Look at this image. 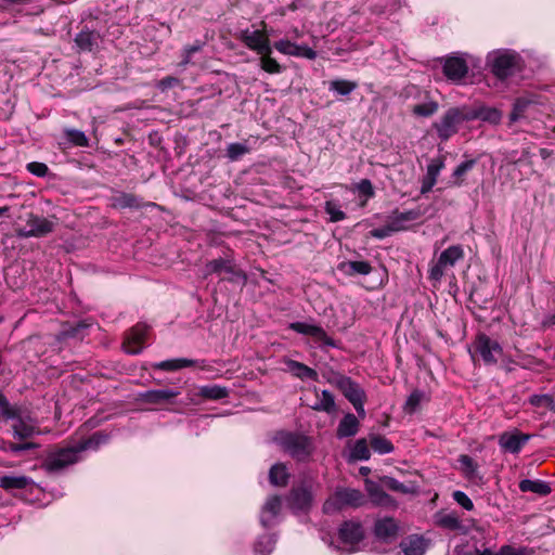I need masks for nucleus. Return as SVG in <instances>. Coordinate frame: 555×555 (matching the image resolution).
I'll return each mask as SVG.
<instances>
[{
	"label": "nucleus",
	"instance_id": "31",
	"mask_svg": "<svg viewBox=\"0 0 555 555\" xmlns=\"http://www.w3.org/2000/svg\"><path fill=\"white\" fill-rule=\"evenodd\" d=\"M337 269L343 272L346 275L353 276V275H369L373 268L371 263L366 260H360V261H343L337 266Z\"/></svg>",
	"mask_w": 555,
	"mask_h": 555
},
{
	"label": "nucleus",
	"instance_id": "17",
	"mask_svg": "<svg viewBox=\"0 0 555 555\" xmlns=\"http://www.w3.org/2000/svg\"><path fill=\"white\" fill-rule=\"evenodd\" d=\"M365 490L367 492L371 503L375 506L396 508L398 503L396 499L384 491L383 485L375 482L371 479H365Z\"/></svg>",
	"mask_w": 555,
	"mask_h": 555
},
{
	"label": "nucleus",
	"instance_id": "48",
	"mask_svg": "<svg viewBox=\"0 0 555 555\" xmlns=\"http://www.w3.org/2000/svg\"><path fill=\"white\" fill-rule=\"evenodd\" d=\"M477 164V159H467L459 164L453 170L452 178L454 179L453 185L461 186L463 184L464 176L470 171L475 165Z\"/></svg>",
	"mask_w": 555,
	"mask_h": 555
},
{
	"label": "nucleus",
	"instance_id": "55",
	"mask_svg": "<svg viewBox=\"0 0 555 555\" xmlns=\"http://www.w3.org/2000/svg\"><path fill=\"white\" fill-rule=\"evenodd\" d=\"M36 448H38V444L35 442L14 443L9 441L7 442V446L3 450L13 454H20L24 451L33 450Z\"/></svg>",
	"mask_w": 555,
	"mask_h": 555
},
{
	"label": "nucleus",
	"instance_id": "8",
	"mask_svg": "<svg viewBox=\"0 0 555 555\" xmlns=\"http://www.w3.org/2000/svg\"><path fill=\"white\" fill-rule=\"evenodd\" d=\"M463 257L464 250L461 245H452L448 247L440 254L436 264L430 268L429 279L431 281L439 282L444 274V269L455 266V263L463 259Z\"/></svg>",
	"mask_w": 555,
	"mask_h": 555
},
{
	"label": "nucleus",
	"instance_id": "59",
	"mask_svg": "<svg viewBox=\"0 0 555 555\" xmlns=\"http://www.w3.org/2000/svg\"><path fill=\"white\" fill-rule=\"evenodd\" d=\"M343 508L344 507H343L340 501L338 500V498L336 496V493H334L333 498L327 499L324 502L323 507H322L324 514H333V513L341 511Z\"/></svg>",
	"mask_w": 555,
	"mask_h": 555
},
{
	"label": "nucleus",
	"instance_id": "46",
	"mask_svg": "<svg viewBox=\"0 0 555 555\" xmlns=\"http://www.w3.org/2000/svg\"><path fill=\"white\" fill-rule=\"evenodd\" d=\"M16 422L13 424V435L15 438L24 440L30 438L36 433V428L33 425L27 424L24 421L23 414L20 420H15Z\"/></svg>",
	"mask_w": 555,
	"mask_h": 555
},
{
	"label": "nucleus",
	"instance_id": "10",
	"mask_svg": "<svg viewBox=\"0 0 555 555\" xmlns=\"http://www.w3.org/2000/svg\"><path fill=\"white\" fill-rule=\"evenodd\" d=\"M474 348L487 365L496 364V354L503 353L502 346L496 340L491 339L485 333L477 334L474 341Z\"/></svg>",
	"mask_w": 555,
	"mask_h": 555
},
{
	"label": "nucleus",
	"instance_id": "47",
	"mask_svg": "<svg viewBox=\"0 0 555 555\" xmlns=\"http://www.w3.org/2000/svg\"><path fill=\"white\" fill-rule=\"evenodd\" d=\"M107 440H108L107 434H105L103 431H95L88 439L82 440L81 442H79L77 444L78 450H80L82 452L88 449H96L99 446L107 442Z\"/></svg>",
	"mask_w": 555,
	"mask_h": 555
},
{
	"label": "nucleus",
	"instance_id": "3",
	"mask_svg": "<svg viewBox=\"0 0 555 555\" xmlns=\"http://www.w3.org/2000/svg\"><path fill=\"white\" fill-rule=\"evenodd\" d=\"M468 121L466 105L450 107L438 121L433 124L438 138L446 142L459 132L460 126Z\"/></svg>",
	"mask_w": 555,
	"mask_h": 555
},
{
	"label": "nucleus",
	"instance_id": "30",
	"mask_svg": "<svg viewBox=\"0 0 555 555\" xmlns=\"http://www.w3.org/2000/svg\"><path fill=\"white\" fill-rule=\"evenodd\" d=\"M100 35L93 29H89L83 26L81 30L76 35L74 41L81 51H92L98 46Z\"/></svg>",
	"mask_w": 555,
	"mask_h": 555
},
{
	"label": "nucleus",
	"instance_id": "51",
	"mask_svg": "<svg viewBox=\"0 0 555 555\" xmlns=\"http://www.w3.org/2000/svg\"><path fill=\"white\" fill-rule=\"evenodd\" d=\"M250 149L245 143L234 142L230 143L225 150V156L235 162L242 158L243 155L249 153Z\"/></svg>",
	"mask_w": 555,
	"mask_h": 555
},
{
	"label": "nucleus",
	"instance_id": "2",
	"mask_svg": "<svg viewBox=\"0 0 555 555\" xmlns=\"http://www.w3.org/2000/svg\"><path fill=\"white\" fill-rule=\"evenodd\" d=\"M314 480L310 476H305L298 485L289 490L285 498L286 505L294 515L308 514L313 505Z\"/></svg>",
	"mask_w": 555,
	"mask_h": 555
},
{
	"label": "nucleus",
	"instance_id": "45",
	"mask_svg": "<svg viewBox=\"0 0 555 555\" xmlns=\"http://www.w3.org/2000/svg\"><path fill=\"white\" fill-rule=\"evenodd\" d=\"M311 408L314 411H323L328 414L333 413L336 410L335 398L333 393L327 389L322 390L321 399L317 401Z\"/></svg>",
	"mask_w": 555,
	"mask_h": 555
},
{
	"label": "nucleus",
	"instance_id": "11",
	"mask_svg": "<svg viewBox=\"0 0 555 555\" xmlns=\"http://www.w3.org/2000/svg\"><path fill=\"white\" fill-rule=\"evenodd\" d=\"M180 393L178 388L149 389L139 392L135 400L151 405L173 404Z\"/></svg>",
	"mask_w": 555,
	"mask_h": 555
},
{
	"label": "nucleus",
	"instance_id": "7",
	"mask_svg": "<svg viewBox=\"0 0 555 555\" xmlns=\"http://www.w3.org/2000/svg\"><path fill=\"white\" fill-rule=\"evenodd\" d=\"M328 382L335 386L350 403L359 399H366L364 389L349 376L339 372H333Z\"/></svg>",
	"mask_w": 555,
	"mask_h": 555
},
{
	"label": "nucleus",
	"instance_id": "62",
	"mask_svg": "<svg viewBox=\"0 0 555 555\" xmlns=\"http://www.w3.org/2000/svg\"><path fill=\"white\" fill-rule=\"evenodd\" d=\"M180 80L172 76H166L163 79H160L157 83V88L162 91H165L167 89L173 88L177 85H179Z\"/></svg>",
	"mask_w": 555,
	"mask_h": 555
},
{
	"label": "nucleus",
	"instance_id": "37",
	"mask_svg": "<svg viewBox=\"0 0 555 555\" xmlns=\"http://www.w3.org/2000/svg\"><path fill=\"white\" fill-rule=\"evenodd\" d=\"M22 414V408L12 405L8 398L0 391V418L15 421L20 420Z\"/></svg>",
	"mask_w": 555,
	"mask_h": 555
},
{
	"label": "nucleus",
	"instance_id": "36",
	"mask_svg": "<svg viewBox=\"0 0 555 555\" xmlns=\"http://www.w3.org/2000/svg\"><path fill=\"white\" fill-rule=\"evenodd\" d=\"M457 462L460 464V470L464 475V477L468 480H475L476 478L481 479L478 472V464L474 461L472 456L468 454H461L457 457Z\"/></svg>",
	"mask_w": 555,
	"mask_h": 555
},
{
	"label": "nucleus",
	"instance_id": "32",
	"mask_svg": "<svg viewBox=\"0 0 555 555\" xmlns=\"http://www.w3.org/2000/svg\"><path fill=\"white\" fill-rule=\"evenodd\" d=\"M33 483V479L26 476L4 475L0 477V487L9 492H12L14 490L26 489Z\"/></svg>",
	"mask_w": 555,
	"mask_h": 555
},
{
	"label": "nucleus",
	"instance_id": "60",
	"mask_svg": "<svg viewBox=\"0 0 555 555\" xmlns=\"http://www.w3.org/2000/svg\"><path fill=\"white\" fill-rule=\"evenodd\" d=\"M357 190L359 191V193L361 195L365 196L366 199L375 196L374 186H373L371 180H369V179H362L357 184Z\"/></svg>",
	"mask_w": 555,
	"mask_h": 555
},
{
	"label": "nucleus",
	"instance_id": "54",
	"mask_svg": "<svg viewBox=\"0 0 555 555\" xmlns=\"http://www.w3.org/2000/svg\"><path fill=\"white\" fill-rule=\"evenodd\" d=\"M261 55V68L270 74H279L282 72V66L271 57V54H260Z\"/></svg>",
	"mask_w": 555,
	"mask_h": 555
},
{
	"label": "nucleus",
	"instance_id": "14",
	"mask_svg": "<svg viewBox=\"0 0 555 555\" xmlns=\"http://www.w3.org/2000/svg\"><path fill=\"white\" fill-rule=\"evenodd\" d=\"M338 539L348 545L359 544L365 538V531L360 521L344 520L338 527Z\"/></svg>",
	"mask_w": 555,
	"mask_h": 555
},
{
	"label": "nucleus",
	"instance_id": "49",
	"mask_svg": "<svg viewBox=\"0 0 555 555\" xmlns=\"http://www.w3.org/2000/svg\"><path fill=\"white\" fill-rule=\"evenodd\" d=\"M380 483L390 491L399 492L403 494L413 493V487L405 486L393 477L383 476L379 478Z\"/></svg>",
	"mask_w": 555,
	"mask_h": 555
},
{
	"label": "nucleus",
	"instance_id": "63",
	"mask_svg": "<svg viewBox=\"0 0 555 555\" xmlns=\"http://www.w3.org/2000/svg\"><path fill=\"white\" fill-rule=\"evenodd\" d=\"M392 234L388 223L382 228H376L370 231V235L374 238L383 240Z\"/></svg>",
	"mask_w": 555,
	"mask_h": 555
},
{
	"label": "nucleus",
	"instance_id": "28",
	"mask_svg": "<svg viewBox=\"0 0 555 555\" xmlns=\"http://www.w3.org/2000/svg\"><path fill=\"white\" fill-rule=\"evenodd\" d=\"M112 207L117 209H139L143 207V201L132 193L118 192L112 197Z\"/></svg>",
	"mask_w": 555,
	"mask_h": 555
},
{
	"label": "nucleus",
	"instance_id": "50",
	"mask_svg": "<svg viewBox=\"0 0 555 555\" xmlns=\"http://www.w3.org/2000/svg\"><path fill=\"white\" fill-rule=\"evenodd\" d=\"M371 447L379 454H389L395 449L391 441L380 435L371 436Z\"/></svg>",
	"mask_w": 555,
	"mask_h": 555
},
{
	"label": "nucleus",
	"instance_id": "56",
	"mask_svg": "<svg viewBox=\"0 0 555 555\" xmlns=\"http://www.w3.org/2000/svg\"><path fill=\"white\" fill-rule=\"evenodd\" d=\"M274 48L283 53V54H287V55H293L297 53V43H294L287 39H282V40H279L274 43Z\"/></svg>",
	"mask_w": 555,
	"mask_h": 555
},
{
	"label": "nucleus",
	"instance_id": "6",
	"mask_svg": "<svg viewBox=\"0 0 555 555\" xmlns=\"http://www.w3.org/2000/svg\"><path fill=\"white\" fill-rule=\"evenodd\" d=\"M520 56L516 52L503 51L488 57L491 73L500 80H505L519 69Z\"/></svg>",
	"mask_w": 555,
	"mask_h": 555
},
{
	"label": "nucleus",
	"instance_id": "44",
	"mask_svg": "<svg viewBox=\"0 0 555 555\" xmlns=\"http://www.w3.org/2000/svg\"><path fill=\"white\" fill-rule=\"evenodd\" d=\"M276 543L274 534L260 535L255 542L254 550L259 555H269L273 551Z\"/></svg>",
	"mask_w": 555,
	"mask_h": 555
},
{
	"label": "nucleus",
	"instance_id": "23",
	"mask_svg": "<svg viewBox=\"0 0 555 555\" xmlns=\"http://www.w3.org/2000/svg\"><path fill=\"white\" fill-rule=\"evenodd\" d=\"M443 167L444 160L441 157L435 158L430 162V164H428L426 176L422 181L421 194H427L433 190L434 185L437 182V178Z\"/></svg>",
	"mask_w": 555,
	"mask_h": 555
},
{
	"label": "nucleus",
	"instance_id": "1",
	"mask_svg": "<svg viewBox=\"0 0 555 555\" xmlns=\"http://www.w3.org/2000/svg\"><path fill=\"white\" fill-rule=\"evenodd\" d=\"M217 274L219 283L229 282L243 288L247 284L248 276L246 272L236 263L232 257H218L205 263L203 276Z\"/></svg>",
	"mask_w": 555,
	"mask_h": 555
},
{
	"label": "nucleus",
	"instance_id": "27",
	"mask_svg": "<svg viewBox=\"0 0 555 555\" xmlns=\"http://www.w3.org/2000/svg\"><path fill=\"white\" fill-rule=\"evenodd\" d=\"M360 422L352 413H347L340 421L336 429V437L338 439L353 437L358 434Z\"/></svg>",
	"mask_w": 555,
	"mask_h": 555
},
{
	"label": "nucleus",
	"instance_id": "13",
	"mask_svg": "<svg viewBox=\"0 0 555 555\" xmlns=\"http://www.w3.org/2000/svg\"><path fill=\"white\" fill-rule=\"evenodd\" d=\"M289 328L298 334L315 338L321 341L323 346L338 348V343L330 337L320 325L298 321L291 323Z\"/></svg>",
	"mask_w": 555,
	"mask_h": 555
},
{
	"label": "nucleus",
	"instance_id": "41",
	"mask_svg": "<svg viewBox=\"0 0 555 555\" xmlns=\"http://www.w3.org/2000/svg\"><path fill=\"white\" fill-rule=\"evenodd\" d=\"M357 88V81H351L347 79H334L328 82V90L343 96L349 95Z\"/></svg>",
	"mask_w": 555,
	"mask_h": 555
},
{
	"label": "nucleus",
	"instance_id": "16",
	"mask_svg": "<svg viewBox=\"0 0 555 555\" xmlns=\"http://www.w3.org/2000/svg\"><path fill=\"white\" fill-rule=\"evenodd\" d=\"M442 72L448 80L462 81L468 74V65L461 56H447L443 59Z\"/></svg>",
	"mask_w": 555,
	"mask_h": 555
},
{
	"label": "nucleus",
	"instance_id": "29",
	"mask_svg": "<svg viewBox=\"0 0 555 555\" xmlns=\"http://www.w3.org/2000/svg\"><path fill=\"white\" fill-rule=\"evenodd\" d=\"M400 547L404 555H424L427 544L422 535L412 534L401 541Z\"/></svg>",
	"mask_w": 555,
	"mask_h": 555
},
{
	"label": "nucleus",
	"instance_id": "22",
	"mask_svg": "<svg viewBox=\"0 0 555 555\" xmlns=\"http://www.w3.org/2000/svg\"><path fill=\"white\" fill-rule=\"evenodd\" d=\"M420 98L421 101L410 107L412 115L421 118L434 116L439 109V103L430 96L429 92H424Z\"/></svg>",
	"mask_w": 555,
	"mask_h": 555
},
{
	"label": "nucleus",
	"instance_id": "35",
	"mask_svg": "<svg viewBox=\"0 0 555 555\" xmlns=\"http://www.w3.org/2000/svg\"><path fill=\"white\" fill-rule=\"evenodd\" d=\"M289 473L287 467L283 463H275L269 470V481L275 487H285L289 481Z\"/></svg>",
	"mask_w": 555,
	"mask_h": 555
},
{
	"label": "nucleus",
	"instance_id": "61",
	"mask_svg": "<svg viewBox=\"0 0 555 555\" xmlns=\"http://www.w3.org/2000/svg\"><path fill=\"white\" fill-rule=\"evenodd\" d=\"M294 56L305 57L307 60H314L317 57V51L307 44H297V53Z\"/></svg>",
	"mask_w": 555,
	"mask_h": 555
},
{
	"label": "nucleus",
	"instance_id": "33",
	"mask_svg": "<svg viewBox=\"0 0 555 555\" xmlns=\"http://www.w3.org/2000/svg\"><path fill=\"white\" fill-rule=\"evenodd\" d=\"M518 487L521 492H532L541 496H546L552 492L550 483L540 479H522L519 481Z\"/></svg>",
	"mask_w": 555,
	"mask_h": 555
},
{
	"label": "nucleus",
	"instance_id": "52",
	"mask_svg": "<svg viewBox=\"0 0 555 555\" xmlns=\"http://www.w3.org/2000/svg\"><path fill=\"white\" fill-rule=\"evenodd\" d=\"M424 396L423 390L414 389L406 398L403 410L409 414L414 413L418 409Z\"/></svg>",
	"mask_w": 555,
	"mask_h": 555
},
{
	"label": "nucleus",
	"instance_id": "57",
	"mask_svg": "<svg viewBox=\"0 0 555 555\" xmlns=\"http://www.w3.org/2000/svg\"><path fill=\"white\" fill-rule=\"evenodd\" d=\"M26 169L34 176L43 178L49 173V167L44 163L31 162L28 163Z\"/></svg>",
	"mask_w": 555,
	"mask_h": 555
},
{
	"label": "nucleus",
	"instance_id": "26",
	"mask_svg": "<svg viewBox=\"0 0 555 555\" xmlns=\"http://www.w3.org/2000/svg\"><path fill=\"white\" fill-rule=\"evenodd\" d=\"M335 493L338 500L340 501L343 507H360L365 502L363 493L358 489L338 488L336 489Z\"/></svg>",
	"mask_w": 555,
	"mask_h": 555
},
{
	"label": "nucleus",
	"instance_id": "53",
	"mask_svg": "<svg viewBox=\"0 0 555 555\" xmlns=\"http://www.w3.org/2000/svg\"><path fill=\"white\" fill-rule=\"evenodd\" d=\"M325 212L330 216L331 222H338L346 218V214L339 208L334 201H326L324 205Z\"/></svg>",
	"mask_w": 555,
	"mask_h": 555
},
{
	"label": "nucleus",
	"instance_id": "18",
	"mask_svg": "<svg viewBox=\"0 0 555 555\" xmlns=\"http://www.w3.org/2000/svg\"><path fill=\"white\" fill-rule=\"evenodd\" d=\"M373 533L377 540L385 543H391L398 537L399 526L395 518L384 517L375 521Z\"/></svg>",
	"mask_w": 555,
	"mask_h": 555
},
{
	"label": "nucleus",
	"instance_id": "19",
	"mask_svg": "<svg viewBox=\"0 0 555 555\" xmlns=\"http://www.w3.org/2000/svg\"><path fill=\"white\" fill-rule=\"evenodd\" d=\"M529 439L530 435L522 434L518 430L513 433L505 431L499 436V446L505 452L517 454L521 451Z\"/></svg>",
	"mask_w": 555,
	"mask_h": 555
},
{
	"label": "nucleus",
	"instance_id": "5",
	"mask_svg": "<svg viewBox=\"0 0 555 555\" xmlns=\"http://www.w3.org/2000/svg\"><path fill=\"white\" fill-rule=\"evenodd\" d=\"M80 453L78 446L50 451L42 463V467L49 474H59L69 465L76 464L80 460Z\"/></svg>",
	"mask_w": 555,
	"mask_h": 555
},
{
	"label": "nucleus",
	"instance_id": "24",
	"mask_svg": "<svg viewBox=\"0 0 555 555\" xmlns=\"http://www.w3.org/2000/svg\"><path fill=\"white\" fill-rule=\"evenodd\" d=\"M286 371L301 380H318V372L308 365L293 359H285Z\"/></svg>",
	"mask_w": 555,
	"mask_h": 555
},
{
	"label": "nucleus",
	"instance_id": "9",
	"mask_svg": "<svg viewBox=\"0 0 555 555\" xmlns=\"http://www.w3.org/2000/svg\"><path fill=\"white\" fill-rule=\"evenodd\" d=\"M54 230L53 222L33 212L27 215L26 224L17 230L20 238L42 237Z\"/></svg>",
	"mask_w": 555,
	"mask_h": 555
},
{
	"label": "nucleus",
	"instance_id": "15",
	"mask_svg": "<svg viewBox=\"0 0 555 555\" xmlns=\"http://www.w3.org/2000/svg\"><path fill=\"white\" fill-rule=\"evenodd\" d=\"M241 40L244 44L258 54H271L272 48L268 37L260 30H242Z\"/></svg>",
	"mask_w": 555,
	"mask_h": 555
},
{
	"label": "nucleus",
	"instance_id": "25",
	"mask_svg": "<svg viewBox=\"0 0 555 555\" xmlns=\"http://www.w3.org/2000/svg\"><path fill=\"white\" fill-rule=\"evenodd\" d=\"M282 500L279 495H272L266 501L260 516V524L264 528H270L272 526V519L279 515Z\"/></svg>",
	"mask_w": 555,
	"mask_h": 555
},
{
	"label": "nucleus",
	"instance_id": "12",
	"mask_svg": "<svg viewBox=\"0 0 555 555\" xmlns=\"http://www.w3.org/2000/svg\"><path fill=\"white\" fill-rule=\"evenodd\" d=\"M150 327L146 324L138 323L131 327L125 337L122 348L128 354H139L143 350Z\"/></svg>",
	"mask_w": 555,
	"mask_h": 555
},
{
	"label": "nucleus",
	"instance_id": "42",
	"mask_svg": "<svg viewBox=\"0 0 555 555\" xmlns=\"http://www.w3.org/2000/svg\"><path fill=\"white\" fill-rule=\"evenodd\" d=\"M371 452L365 438L358 439L350 450L349 461H367Z\"/></svg>",
	"mask_w": 555,
	"mask_h": 555
},
{
	"label": "nucleus",
	"instance_id": "4",
	"mask_svg": "<svg viewBox=\"0 0 555 555\" xmlns=\"http://www.w3.org/2000/svg\"><path fill=\"white\" fill-rule=\"evenodd\" d=\"M279 443L286 453L298 462L307 461L313 452L310 437L302 434L282 431Z\"/></svg>",
	"mask_w": 555,
	"mask_h": 555
},
{
	"label": "nucleus",
	"instance_id": "64",
	"mask_svg": "<svg viewBox=\"0 0 555 555\" xmlns=\"http://www.w3.org/2000/svg\"><path fill=\"white\" fill-rule=\"evenodd\" d=\"M547 400H550V395H532L529 398L530 404L537 408L545 406Z\"/></svg>",
	"mask_w": 555,
	"mask_h": 555
},
{
	"label": "nucleus",
	"instance_id": "43",
	"mask_svg": "<svg viewBox=\"0 0 555 555\" xmlns=\"http://www.w3.org/2000/svg\"><path fill=\"white\" fill-rule=\"evenodd\" d=\"M64 138L73 146L88 147L89 139L86 133L78 129L66 128L63 131Z\"/></svg>",
	"mask_w": 555,
	"mask_h": 555
},
{
	"label": "nucleus",
	"instance_id": "38",
	"mask_svg": "<svg viewBox=\"0 0 555 555\" xmlns=\"http://www.w3.org/2000/svg\"><path fill=\"white\" fill-rule=\"evenodd\" d=\"M437 524L444 529L460 531L463 534H466L468 531V529L463 526L462 521L455 513L441 515L438 518Z\"/></svg>",
	"mask_w": 555,
	"mask_h": 555
},
{
	"label": "nucleus",
	"instance_id": "21",
	"mask_svg": "<svg viewBox=\"0 0 555 555\" xmlns=\"http://www.w3.org/2000/svg\"><path fill=\"white\" fill-rule=\"evenodd\" d=\"M466 112L468 121L479 119L492 125H498L502 119V113L498 108L486 105H478L475 107L466 105Z\"/></svg>",
	"mask_w": 555,
	"mask_h": 555
},
{
	"label": "nucleus",
	"instance_id": "34",
	"mask_svg": "<svg viewBox=\"0 0 555 555\" xmlns=\"http://www.w3.org/2000/svg\"><path fill=\"white\" fill-rule=\"evenodd\" d=\"M199 361L197 360H191L186 358H179V359H170L165 360L160 362H155L152 364V367L154 370H162V371H177L183 367H190L198 364Z\"/></svg>",
	"mask_w": 555,
	"mask_h": 555
},
{
	"label": "nucleus",
	"instance_id": "58",
	"mask_svg": "<svg viewBox=\"0 0 555 555\" xmlns=\"http://www.w3.org/2000/svg\"><path fill=\"white\" fill-rule=\"evenodd\" d=\"M452 496H453V500L459 505H461L464 509H466V511L474 509V503L465 492H463L461 490H456L453 492Z\"/></svg>",
	"mask_w": 555,
	"mask_h": 555
},
{
	"label": "nucleus",
	"instance_id": "39",
	"mask_svg": "<svg viewBox=\"0 0 555 555\" xmlns=\"http://www.w3.org/2000/svg\"><path fill=\"white\" fill-rule=\"evenodd\" d=\"M90 323L86 320H80L75 323H66L63 325L61 336L63 338H82L86 330L90 327Z\"/></svg>",
	"mask_w": 555,
	"mask_h": 555
},
{
	"label": "nucleus",
	"instance_id": "40",
	"mask_svg": "<svg viewBox=\"0 0 555 555\" xmlns=\"http://www.w3.org/2000/svg\"><path fill=\"white\" fill-rule=\"evenodd\" d=\"M229 389L219 385H206L198 389V395L208 400H221L229 397Z\"/></svg>",
	"mask_w": 555,
	"mask_h": 555
},
{
	"label": "nucleus",
	"instance_id": "20",
	"mask_svg": "<svg viewBox=\"0 0 555 555\" xmlns=\"http://www.w3.org/2000/svg\"><path fill=\"white\" fill-rule=\"evenodd\" d=\"M420 208L410 209L405 211H399L395 209L388 217V225L392 233L406 230L405 222L416 221L422 217Z\"/></svg>",
	"mask_w": 555,
	"mask_h": 555
}]
</instances>
